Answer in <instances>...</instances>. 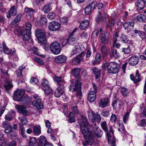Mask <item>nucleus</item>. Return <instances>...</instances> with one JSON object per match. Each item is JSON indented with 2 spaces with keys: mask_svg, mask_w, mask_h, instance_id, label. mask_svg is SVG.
Masks as SVG:
<instances>
[{
  "mask_svg": "<svg viewBox=\"0 0 146 146\" xmlns=\"http://www.w3.org/2000/svg\"><path fill=\"white\" fill-rule=\"evenodd\" d=\"M78 121L86 141V143H83V145L84 146H86L87 144L92 145L94 142L95 137L89 130L91 127L86 118L82 116L81 118L78 120Z\"/></svg>",
  "mask_w": 146,
  "mask_h": 146,
  "instance_id": "nucleus-1",
  "label": "nucleus"
},
{
  "mask_svg": "<svg viewBox=\"0 0 146 146\" xmlns=\"http://www.w3.org/2000/svg\"><path fill=\"white\" fill-rule=\"evenodd\" d=\"M69 91L76 92V98L77 102L81 100L82 96L81 91V84L79 80H75L74 82H72L69 86Z\"/></svg>",
  "mask_w": 146,
  "mask_h": 146,
  "instance_id": "nucleus-2",
  "label": "nucleus"
},
{
  "mask_svg": "<svg viewBox=\"0 0 146 146\" xmlns=\"http://www.w3.org/2000/svg\"><path fill=\"white\" fill-rule=\"evenodd\" d=\"M102 67L104 69L107 68L109 73L113 74L117 73L119 70V65L115 62H106L102 64Z\"/></svg>",
  "mask_w": 146,
  "mask_h": 146,
  "instance_id": "nucleus-3",
  "label": "nucleus"
},
{
  "mask_svg": "<svg viewBox=\"0 0 146 146\" xmlns=\"http://www.w3.org/2000/svg\"><path fill=\"white\" fill-rule=\"evenodd\" d=\"M96 19L98 22L101 21L103 23L104 25L107 27L109 26L110 23L108 18V16L106 14H104L102 15V12L99 11L98 15H97Z\"/></svg>",
  "mask_w": 146,
  "mask_h": 146,
  "instance_id": "nucleus-4",
  "label": "nucleus"
},
{
  "mask_svg": "<svg viewBox=\"0 0 146 146\" xmlns=\"http://www.w3.org/2000/svg\"><path fill=\"white\" fill-rule=\"evenodd\" d=\"M50 48L52 52L55 54H59L61 51L60 44L57 41L52 43L50 46Z\"/></svg>",
  "mask_w": 146,
  "mask_h": 146,
  "instance_id": "nucleus-5",
  "label": "nucleus"
},
{
  "mask_svg": "<svg viewBox=\"0 0 146 146\" xmlns=\"http://www.w3.org/2000/svg\"><path fill=\"white\" fill-rule=\"evenodd\" d=\"M36 37L39 42L42 43L46 39V37L43 31L40 29H37L35 32Z\"/></svg>",
  "mask_w": 146,
  "mask_h": 146,
  "instance_id": "nucleus-6",
  "label": "nucleus"
},
{
  "mask_svg": "<svg viewBox=\"0 0 146 146\" xmlns=\"http://www.w3.org/2000/svg\"><path fill=\"white\" fill-rule=\"evenodd\" d=\"M60 27V24L59 22L53 21L49 23L48 27L50 31H56L59 30Z\"/></svg>",
  "mask_w": 146,
  "mask_h": 146,
  "instance_id": "nucleus-7",
  "label": "nucleus"
},
{
  "mask_svg": "<svg viewBox=\"0 0 146 146\" xmlns=\"http://www.w3.org/2000/svg\"><path fill=\"white\" fill-rule=\"evenodd\" d=\"M24 91L21 90H17L14 93L13 99L14 100L20 101L22 99L24 94Z\"/></svg>",
  "mask_w": 146,
  "mask_h": 146,
  "instance_id": "nucleus-8",
  "label": "nucleus"
},
{
  "mask_svg": "<svg viewBox=\"0 0 146 146\" xmlns=\"http://www.w3.org/2000/svg\"><path fill=\"white\" fill-rule=\"evenodd\" d=\"M86 54L85 53L82 52L79 55L76 57L75 58H74L71 61L73 64H80L81 61L83 60L84 57Z\"/></svg>",
  "mask_w": 146,
  "mask_h": 146,
  "instance_id": "nucleus-9",
  "label": "nucleus"
},
{
  "mask_svg": "<svg viewBox=\"0 0 146 146\" xmlns=\"http://www.w3.org/2000/svg\"><path fill=\"white\" fill-rule=\"evenodd\" d=\"M17 9L14 6H13L8 11L7 17L8 18H10L11 16H15L17 14Z\"/></svg>",
  "mask_w": 146,
  "mask_h": 146,
  "instance_id": "nucleus-10",
  "label": "nucleus"
},
{
  "mask_svg": "<svg viewBox=\"0 0 146 146\" xmlns=\"http://www.w3.org/2000/svg\"><path fill=\"white\" fill-rule=\"evenodd\" d=\"M139 58L136 55L132 56L129 58V63L132 66L136 65L138 62Z\"/></svg>",
  "mask_w": 146,
  "mask_h": 146,
  "instance_id": "nucleus-11",
  "label": "nucleus"
},
{
  "mask_svg": "<svg viewBox=\"0 0 146 146\" xmlns=\"http://www.w3.org/2000/svg\"><path fill=\"white\" fill-rule=\"evenodd\" d=\"M54 82L58 84L60 86H64L65 81L62 77L55 76L53 78Z\"/></svg>",
  "mask_w": 146,
  "mask_h": 146,
  "instance_id": "nucleus-12",
  "label": "nucleus"
},
{
  "mask_svg": "<svg viewBox=\"0 0 146 146\" xmlns=\"http://www.w3.org/2000/svg\"><path fill=\"white\" fill-rule=\"evenodd\" d=\"M93 131L95 135L98 137H101L102 135V131L95 124L93 128Z\"/></svg>",
  "mask_w": 146,
  "mask_h": 146,
  "instance_id": "nucleus-13",
  "label": "nucleus"
},
{
  "mask_svg": "<svg viewBox=\"0 0 146 146\" xmlns=\"http://www.w3.org/2000/svg\"><path fill=\"white\" fill-rule=\"evenodd\" d=\"M64 86H60L58 87L54 92V96L57 98L60 97L64 92Z\"/></svg>",
  "mask_w": 146,
  "mask_h": 146,
  "instance_id": "nucleus-14",
  "label": "nucleus"
},
{
  "mask_svg": "<svg viewBox=\"0 0 146 146\" xmlns=\"http://www.w3.org/2000/svg\"><path fill=\"white\" fill-rule=\"evenodd\" d=\"M15 108L19 113L25 115L27 114L26 108L23 106L17 105L15 106Z\"/></svg>",
  "mask_w": 146,
  "mask_h": 146,
  "instance_id": "nucleus-15",
  "label": "nucleus"
},
{
  "mask_svg": "<svg viewBox=\"0 0 146 146\" xmlns=\"http://www.w3.org/2000/svg\"><path fill=\"white\" fill-rule=\"evenodd\" d=\"M96 97V91H92L90 92L89 93L88 99L89 102H92L95 100Z\"/></svg>",
  "mask_w": 146,
  "mask_h": 146,
  "instance_id": "nucleus-16",
  "label": "nucleus"
},
{
  "mask_svg": "<svg viewBox=\"0 0 146 146\" xmlns=\"http://www.w3.org/2000/svg\"><path fill=\"white\" fill-rule=\"evenodd\" d=\"M41 99L39 98L37 101H33L32 102V105L36 107L38 110L40 109L43 107L42 104L41 103Z\"/></svg>",
  "mask_w": 146,
  "mask_h": 146,
  "instance_id": "nucleus-17",
  "label": "nucleus"
},
{
  "mask_svg": "<svg viewBox=\"0 0 146 146\" xmlns=\"http://www.w3.org/2000/svg\"><path fill=\"white\" fill-rule=\"evenodd\" d=\"M67 57L65 56L60 55L57 56L55 59V61L57 63H64L66 60Z\"/></svg>",
  "mask_w": 146,
  "mask_h": 146,
  "instance_id": "nucleus-18",
  "label": "nucleus"
},
{
  "mask_svg": "<svg viewBox=\"0 0 146 146\" xmlns=\"http://www.w3.org/2000/svg\"><path fill=\"white\" fill-rule=\"evenodd\" d=\"M93 73L95 76L96 79H97L100 77L101 70L96 67L93 68L92 69Z\"/></svg>",
  "mask_w": 146,
  "mask_h": 146,
  "instance_id": "nucleus-19",
  "label": "nucleus"
},
{
  "mask_svg": "<svg viewBox=\"0 0 146 146\" xmlns=\"http://www.w3.org/2000/svg\"><path fill=\"white\" fill-rule=\"evenodd\" d=\"M89 25V21L88 20H85L83 21L80 25V28L81 30H85L86 29Z\"/></svg>",
  "mask_w": 146,
  "mask_h": 146,
  "instance_id": "nucleus-20",
  "label": "nucleus"
},
{
  "mask_svg": "<svg viewBox=\"0 0 146 146\" xmlns=\"http://www.w3.org/2000/svg\"><path fill=\"white\" fill-rule=\"evenodd\" d=\"M134 23L133 22H127L125 23L123 25V27L125 29H127L129 32L131 29L133 28Z\"/></svg>",
  "mask_w": 146,
  "mask_h": 146,
  "instance_id": "nucleus-21",
  "label": "nucleus"
},
{
  "mask_svg": "<svg viewBox=\"0 0 146 146\" xmlns=\"http://www.w3.org/2000/svg\"><path fill=\"white\" fill-rule=\"evenodd\" d=\"M24 11L26 13L27 15L31 17L34 15L35 13V10L32 8L28 7H26L24 9Z\"/></svg>",
  "mask_w": 146,
  "mask_h": 146,
  "instance_id": "nucleus-22",
  "label": "nucleus"
},
{
  "mask_svg": "<svg viewBox=\"0 0 146 146\" xmlns=\"http://www.w3.org/2000/svg\"><path fill=\"white\" fill-rule=\"evenodd\" d=\"M136 6L140 10H142L145 6V2L143 0H137Z\"/></svg>",
  "mask_w": 146,
  "mask_h": 146,
  "instance_id": "nucleus-23",
  "label": "nucleus"
},
{
  "mask_svg": "<svg viewBox=\"0 0 146 146\" xmlns=\"http://www.w3.org/2000/svg\"><path fill=\"white\" fill-rule=\"evenodd\" d=\"M74 97H72L71 102L72 103L71 106L72 111L76 114H78L79 113L78 110L77 109V107L76 105V103L74 101Z\"/></svg>",
  "mask_w": 146,
  "mask_h": 146,
  "instance_id": "nucleus-24",
  "label": "nucleus"
},
{
  "mask_svg": "<svg viewBox=\"0 0 146 146\" xmlns=\"http://www.w3.org/2000/svg\"><path fill=\"white\" fill-rule=\"evenodd\" d=\"M4 86L5 89L7 91L11 90L13 87L11 82L7 80L5 81Z\"/></svg>",
  "mask_w": 146,
  "mask_h": 146,
  "instance_id": "nucleus-25",
  "label": "nucleus"
},
{
  "mask_svg": "<svg viewBox=\"0 0 146 146\" xmlns=\"http://www.w3.org/2000/svg\"><path fill=\"white\" fill-rule=\"evenodd\" d=\"M108 103V98H105L103 100L100 99L99 103L100 107L101 108H105L107 106Z\"/></svg>",
  "mask_w": 146,
  "mask_h": 146,
  "instance_id": "nucleus-26",
  "label": "nucleus"
},
{
  "mask_svg": "<svg viewBox=\"0 0 146 146\" xmlns=\"http://www.w3.org/2000/svg\"><path fill=\"white\" fill-rule=\"evenodd\" d=\"M81 52V48L78 45L75 46L72 51L71 52V54L72 55H74L80 53Z\"/></svg>",
  "mask_w": 146,
  "mask_h": 146,
  "instance_id": "nucleus-27",
  "label": "nucleus"
},
{
  "mask_svg": "<svg viewBox=\"0 0 146 146\" xmlns=\"http://www.w3.org/2000/svg\"><path fill=\"white\" fill-rule=\"evenodd\" d=\"M22 16V14L21 13L19 14L13 21L11 23L13 25H15L20 21L21 20Z\"/></svg>",
  "mask_w": 146,
  "mask_h": 146,
  "instance_id": "nucleus-28",
  "label": "nucleus"
},
{
  "mask_svg": "<svg viewBox=\"0 0 146 146\" xmlns=\"http://www.w3.org/2000/svg\"><path fill=\"white\" fill-rule=\"evenodd\" d=\"M47 142L46 138L44 136L42 135L40 137L38 142L39 146H42Z\"/></svg>",
  "mask_w": 146,
  "mask_h": 146,
  "instance_id": "nucleus-29",
  "label": "nucleus"
},
{
  "mask_svg": "<svg viewBox=\"0 0 146 146\" xmlns=\"http://www.w3.org/2000/svg\"><path fill=\"white\" fill-rule=\"evenodd\" d=\"M80 71V69L79 68H76L72 70V72L73 76L76 78L79 75V74Z\"/></svg>",
  "mask_w": 146,
  "mask_h": 146,
  "instance_id": "nucleus-30",
  "label": "nucleus"
},
{
  "mask_svg": "<svg viewBox=\"0 0 146 146\" xmlns=\"http://www.w3.org/2000/svg\"><path fill=\"white\" fill-rule=\"evenodd\" d=\"M19 120L21 121V122L19 123V124L22 125H26L28 123V121L27 118L25 117H20L18 118Z\"/></svg>",
  "mask_w": 146,
  "mask_h": 146,
  "instance_id": "nucleus-31",
  "label": "nucleus"
},
{
  "mask_svg": "<svg viewBox=\"0 0 146 146\" xmlns=\"http://www.w3.org/2000/svg\"><path fill=\"white\" fill-rule=\"evenodd\" d=\"M141 78L140 74L139 73V72L137 70L136 71L135 76V80H134V83L135 84L141 81Z\"/></svg>",
  "mask_w": 146,
  "mask_h": 146,
  "instance_id": "nucleus-32",
  "label": "nucleus"
},
{
  "mask_svg": "<svg viewBox=\"0 0 146 146\" xmlns=\"http://www.w3.org/2000/svg\"><path fill=\"white\" fill-rule=\"evenodd\" d=\"M101 52L104 56H105L107 54V53L109 50V49L105 46H103L101 49Z\"/></svg>",
  "mask_w": 146,
  "mask_h": 146,
  "instance_id": "nucleus-33",
  "label": "nucleus"
},
{
  "mask_svg": "<svg viewBox=\"0 0 146 146\" xmlns=\"http://www.w3.org/2000/svg\"><path fill=\"white\" fill-rule=\"evenodd\" d=\"M110 55L111 57H113L115 58H118L119 56V53L117 52L116 50L114 49L111 50Z\"/></svg>",
  "mask_w": 146,
  "mask_h": 146,
  "instance_id": "nucleus-34",
  "label": "nucleus"
},
{
  "mask_svg": "<svg viewBox=\"0 0 146 146\" xmlns=\"http://www.w3.org/2000/svg\"><path fill=\"white\" fill-rule=\"evenodd\" d=\"M42 89L44 91L45 94L46 95H49L52 93V90L50 86L45 88L42 87Z\"/></svg>",
  "mask_w": 146,
  "mask_h": 146,
  "instance_id": "nucleus-35",
  "label": "nucleus"
},
{
  "mask_svg": "<svg viewBox=\"0 0 146 146\" xmlns=\"http://www.w3.org/2000/svg\"><path fill=\"white\" fill-rule=\"evenodd\" d=\"M68 43L72 45L76 43V40L75 37L72 35H70L68 38Z\"/></svg>",
  "mask_w": 146,
  "mask_h": 146,
  "instance_id": "nucleus-36",
  "label": "nucleus"
},
{
  "mask_svg": "<svg viewBox=\"0 0 146 146\" xmlns=\"http://www.w3.org/2000/svg\"><path fill=\"white\" fill-rule=\"evenodd\" d=\"M88 114L89 117V119L90 121H94V119H93L95 115L93 111L91 110H89L88 111Z\"/></svg>",
  "mask_w": 146,
  "mask_h": 146,
  "instance_id": "nucleus-37",
  "label": "nucleus"
},
{
  "mask_svg": "<svg viewBox=\"0 0 146 146\" xmlns=\"http://www.w3.org/2000/svg\"><path fill=\"white\" fill-rule=\"evenodd\" d=\"M101 59V55L100 54H97L95 56L96 61H94L93 64L95 65L96 64H98L100 61Z\"/></svg>",
  "mask_w": 146,
  "mask_h": 146,
  "instance_id": "nucleus-38",
  "label": "nucleus"
},
{
  "mask_svg": "<svg viewBox=\"0 0 146 146\" xmlns=\"http://www.w3.org/2000/svg\"><path fill=\"white\" fill-rule=\"evenodd\" d=\"M69 121L70 123L74 122H75V118L74 114L72 112L69 113Z\"/></svg>",
  "mask_w": 146,
  "mask_h": 146,
  "instance_id": "nucleus-39",
  "label": "nucleus"
},
{
  "mask_svg": "<svg viewBox=\"0 0 146 146\" xmlns=\"http://www.w3.org/2000/svg\"><path fill=\"white\" fill-rule=\"evenodd\" d=\"M49 85L48 81L45 78L43 79L42 82V87L44 88L49 87Z\"/></svg>",
  "mask_w": 146,
  "mask_h": 146,
  "instance_id": "nucleus-40",
  "label": "nucleus"
},
{
  "mask_svg": "<svg viewBox=\"0 0 146 146\" xmlns=\"http://www.w3.org/2000/svg\"><path fill=\"white\" fill-rule=\"evenodd\" d=\"M120 40L121 42L124 43H127L129 41L128 38L125 35H122L120 37Z\"/></svg>",
  "mask_w": 146,
  "mask_h": 146,
  "instance_id": "nucleus-41",
  "label": "nucleus"
},
{
  "mask_svg": "<svg viewBox=\"0 0 146 146\" xmlns=\"http://www.w3.org/2000/svg\"><path fill=\"white\" fill-rule=\"evenodd\" d=\"M31 37V33L25 32V33L23 36V38L24 40L28 41Z\"/></svg>",
  "mask_w": 146,
  "mask_h": 146,
  "instance_id": "nucleus-42",
  "label": "nucleus"
},
{
  "mask_svg": "<svg viewBox=\"0 0 146 146\" xmlns=\"http://www.w3.org/2000/svg\"><path fill=\"white\" fill-rule=\"evenodd\" d=\"M137 19L140 22L144 21L146 19V16L143 15H140L137 16Z\"/></svg>",
  "mask_w": 146,
  "mask_h": 146,
  "instance_id": "nucleus-43",
  "label": "nucleus"
},
{
  "mask_svg": "<svg viewBox=\"0 0 146 146\" xmlns=\"http://www.w3.org/2000/svg\"><path fill=\"white\" fill-rule=\"evenodd\" d=\"M93 119H94V120L92 121V122H94L96 121L97 122L99 123L101 121V117L98 114L96 113Z\"/></svg>",
  "mask_w": 146,
  "mask_h": 146,
  "instance_id": "nucleus-44",
  "label": "nucleus"
},
{
  "mask_svg": "<svg viewBox=\"0 0 146 146\" xmlns=\"http://www.w3.org/2000/svg\"><path fill=\"white\" fill-rule=\"evenodd\" d=\"M19 128L20 130V131L23 137H25L26 136L25 134V128L24 127L23 125L21 124H19Z\"/></svg>",
  "mask_w": 146,
  "mask_h": 146,
  "instance_id": "nucleus-45",
  "label": "nucleus"
},
{
  "mask_svg": "<svg viewBox=\"0 0 146 146\" xmlns=\"http://www.w3.org/2000/svg\"><path fill=\"white\" fill-rule=\"evenodd\" d=\"M129 113H130L129 112H127L125 113L123 117V122L125 124H126L127 123V121L128 120Z\"/></svg>",
  "mask_w": 146,
  "mask_h": 146,
  "instance_id": "nucleus-46",
  "label": "nucleus"
},
{
  "mask_svg": "<svg viewBox=\"0 0 146 146\" xmlns=\"http://www.w3.org/2000/svg\"><path fill=\"white\" fill-rule=\"evenodd\" d=\"M3 52L5 54H9L10 53V50L6 45L5 43H3Z\"/></svg>",
  "mask_w": 146,
  "mask_h": 146,
  "instance_id": "nucleus-47",
  "label": "nucleus"
},
{
  "mask_svg": "<svg viewBox=\"0 0 146 146\" xmlns=\"http://www.w3.org/2000/svg\"><path fill=\"white\" fill-rule=\"evenodd\" d=\"M50 5L49 4H47L44 6L43 8V10L44 12L48 13L50 11Z\"/></svg>",
  "mask_w": 146,
  "mask_h": 146,
  "instance_id": "nucleus-48",
  "label": "nucleus"
},
{
  "mask_svg": "<svg viewBox=\"0 0 146 146\" xmlns=\"http://www.w3.org/2000/svg\"><path fill=\"white\" fill-rule=\"evenodd\" d=\"M100 40L102 43L106 44L108 42V40L106 38V35L104 34H102L101 35Z\"/></svg>",
  "mask_w": 146,
  "mask_h": 146,
  "instance_id": "nucleus-49",
  "label": "nucleus"
},
{
  "mask_svg": "<svg viewBox=\"0 0 146 146\" xmlns=\"http://www.w3.org/2000/svg\"><path fill=\"white\" fill-rule=\"evenodd\" d=\"M34 61L40 65H42L44 64L43 60L40 58L35 57L34 58Z\"/></svg>",
  "mask_w": 146,
  "mask_h": 146,
  "instance_id": "nucleus-50",
  "label": "nucleus"
},
{
  "mask_svg": "<svg viewBox=\"0 0 146 146\" xmlns=\"http://www.w3.org/2000/svg\"><path fill=\"white\" fill-rule=\"evenodd\" d=\"M36 142V138L35 137H31L29 143V146H33Z\"/></svg>",
  "mask_w": 146,
  "mask_h": 146,
  "instance_id": "nucleus-51",
  "label": "nucleus"
},
{
  "mask_svg": "<svg viewBox=\"0 0 146 146\" xmlns=\"http://www.w3.org/2000/svg\"><path fill=\"white\" fill-rule=\"evenodd\" d=\"M119 126L118 130L121 133H124V134L127 133V132L124 130V126L122 124L119 123Z\"/></svg>",
  "mask_w": 146,
  "mask_h": 146,
  "instance_id": "nucleus-52",
  "label": "nucleus"
},
{
  "mask_svg": "<svg viewBox=\"0 0 146 146\" xmlns=\"http://www.w3.org/2000/svg\"><path fill=\"white\" fill-rule=\"evenodd\" d=\"M26 32L31 33V30L32 27V25L29 23H27L25 24Z\"/></svg>",
  "mask_w": 146,
  "mask_h": 146,
  "instance_id": "nucleus-53",
  "label": "nucleus"
},
{
  "mask_svg": "<svg viewBox=\"0 0 146 146\" xmlns=\"http://www.w3.org/2000/svg\"><path fill=\"white\" fill-rule=\"evenodd\" d=\"M101 125L102 129L105 131H108V127L106 121H102L101 123Z\"/></svg>",
  "mask_w": 146,
  "mask_h": 146,
  "instance_id": "nucleus-54",
  "label": "nucleus"
},
{
  "mask_svg": "<svg viewBox=\"0 0 146 146\" xmlns=\"http://www.w3.org/2000/svg\"><path fill=\"white\" fill-rule=\"evenodd\" d=\"M121 91L123 95L124 96H127L129 94L127 90V88L124 87H122L121 88Z\"/></svg>",
  "mask_w": 146,
  "mask_h": 146,
  "instance_id": "nucleus-55",
  "label": "nucleus"
},
{
  "mask_svg": "<svg viewBox=\"0 0 146 146\" xmlns=\"http://www.w3.org/2000/svg\"><path fill=\"white\" fill-rule=\"evenodd\" d=\"M93 10L92 9L91 7L88 5L86 7L85 9V12L86 14L88 15L90 14Z\"/></svg>",
  "mask_w": 146,
  "mask_h": 146,
  "instance_id": "nucleus-56",
  "label": "nucleus"
},
{
  "mask_svg": "<svg viewBox=\"0 0 146 146\" xmlns=\"http://www.w3.org/2000/svg\"><path fill=\"white\" fill-rule=\"evenodd\" d=\"M33 130L35 133L40 134V133L41 131L40 127H37L36 126H35L33 127Z\"/></svg>",
  "mask_w": 146,
  "mask_h": 146,
  "instance_id": "nucleus-57",
  "label": "nucleus"
},
{
  "mask_svg": "<svg viewBox=\"0 0 146 146\" xmlns=\"http://www.w3.org/2000/svg\"><path fill=\"white\" fill-rule=\"evenodd\" d=\"M38 49L37 48L35 47H33V53L35 54L36 55L38 56H40L44 58V56L42 55H40V53H39L38 51Z\"/></svg>",
  "mask_w": 146,
  "mask_h": 146,
  "instance_id": "nucleus-58",
  "label": "nucleus"
},
{
  "mask_svg": "<svg viewBox=\"0 0 146 146\" xmlns=\"http://www.w3.org/2000/svg\"><path fill=\"white\" fill-rule=\"evenodd\" d=\"M101 115L104 117H107L110 115V111L108 110L102 111L101 113Z\"/></svg>",
  "mask_w": 146,
  "mask_h": 146,
  "instance_id": "nucleus-59",
  "label": "nucleus"
},
{
  "mask_svg": "<svg viewBox=\"0 0 146 146\" xmlns=\"http://www.w3.org/2000/svg\"><path fill=\"white\" fill-rule=\"evenodd\" d=\"M125 134V136L124 137L125 139H126L127 141H131V136L130 135L128 134L127 132L125 134Z\"/></svg>",
  "mask_w": 146,
  "mask_h": 146,
  "instance_id": "nucleus-60",
  "label": "nucleus"
},
{
  "mask_svg": "<svg viewBox=\"0 0 146 146\" xmlns=\"http://www.w3.org/2000/svg\"><path fill=\"white\" fill-rule=\"evenodd\" d=\"M48 17L50 20H53L56 17V15L53 13H50L48 14Z\"/></svg>",
  "mask_w": 146,
  "mask_h": 146,
  "instance_id": "nucleus-61",
  "label": "nucleus"
},
{
  "mask_svg": "<svg viewBox=\"0 0 146 146\" xmlns=\"http://www.w3.org/2000/svg\"><path fill=\"white\" fill-rule=\"evenodd\" d=\"M13 118L12 115L11 113H9L5 115V118L7 120L10 121Z\"/></svg>",
  "mask_w": 146,
  "mask_h": 146,
  "instance_id": "nucleus-62",
  "label": "nucleus"
},
{
  "mask_svg": "<svg viewBox=\"0 0 146 146\" xmlns=\"http://www.w3.org/2000/svg\"><path fill=\"white\" fill-rule=\"evenodd\" d=\"M38 80L36 78H32L30 80L31 82L33 84H36L38 82Z\"/></svg>",
  "mask_w": 146,
  "mask_h": 146,
  "instance_id": "nucleus-63",
  "label": "nucleus"
},
{
  "mask_svg": "<svg viewBox=\"0 0 146 146\" xmlns=\"http://www.w3.org/2000/svg\"><path fill=\"white\" fill-rule=\"evenodd\" d=\"M2 126L4 128H7L8 127L9 128L12 126L11 125V126L9 123L6 121H5L2 124Z\"/></svg>",
  "mask_w": 146,
  "mask_h": 146,
  "instance_id": "nucleus-64",
  "label": "nucleus"
}]
</instances>
